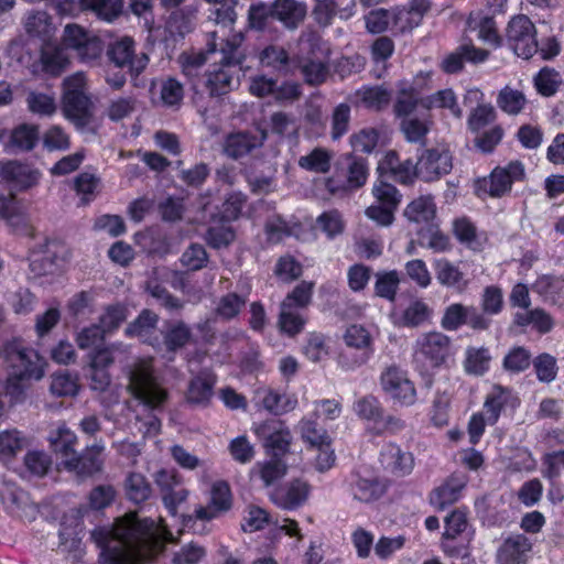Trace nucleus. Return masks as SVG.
<instances>
[{"instance_id": "obj_1", "label": "nucleus", "mask_w": 564, "mask_h": 564, "mask_svg": "<svg viewBox=\"0 0 564 564\" xmlns=\"http://www.w3.org/2000/svg\"><path fill=\"white\" fill-rule=\"evenodd\" d=\"M91 539L101 549L102 564H149L164 549L154 521L129 512L111 525L97 527Z\"/></svg>"}, {"instance_id": "obj_2", "label": "nucleus", "mask_w": 564, "mask_h": 564, "mask_svg": "<svg viewBox=\"0 0 564 564\" xmlns=\"http://www.w3.org/2000/svg\"><path fill=\"white\" fill-rule=\"evenodd\" d=\"M128 390L148 413H163L170 401V392L155 377L151 359H139L130 367Z\"/></svg>"}, {"instance_id": "obj_3", "label": "nucleus", "mask_w": 564, "mask_h": 564, "mask_svg": "<svg viewBox=\"0 0 564 564\" xmlns=\"http://www.w3.org/2000/svg\"><path fill=\"white\" fill-rule=\"evenodd\" d=\"M243 35L234 34L226 40L221 46L220 67L205 72L202 78V93L206 91L209 97L216 98L227 95L234 88V74L231 66H241L246 59V53L241 48Z\"/></svg>"}, {"instance_id": "obj_4", "label": "nucleus", "mask_w": 564, "mask_h": 564, "mask_svg": "<svg viewBox=\"0 0 564 564\" xmlns=\"http://www.w3.org/2000/svg\"><path fill=\"white\" fill-rule=\"evenodd\" d=\"M368 176V160L354 153H345L336 160L334 173L324 180V187L330 195H344L361 188Z\"/></svg>"}, {"instance_id": "obj_5", "label": "nucleus", "mask_w": 564, "mask_h": 564, "mask_svg": "<svg viewBox=\"0 0 564 564\" xmlns=\"http://www.w3.org/2000/svg\"><path fill=\"white\" fill-rule=\"evenodd\" d=\"M3 357L13 376L34 380L44 376L42 358L20 339H13L3 346Z\"/></svg>"}, {"instance_id": "obj_6", "label": "nucleus", "mask_w": 564, "mask_h": 564, "mask_svg": "<svg viewBox=\"0 0 564 564\" xmlns=\"http://www.w3.org/2000/svg\"><path fill=\"white\" fill-rule=\"evenodd\" d=\"M524 175V166L520 161H512L505 167L497 166L488 177L476 181L475 194L480 198H500L511 191L514 182L522 181Z\"/></svg>"}, {"instance_id": "obj_7", "label": "nucleus", "mask_w": 564, "mask_h": 564, "mask_svg": "<svg viewBox=\"0 0 564 564\" xmlns=\"http://www.w3.org/2000/svg\"><path fill=\"white\" fill-rule=\"evenodd\" d=\"M452 340L441 332L421 334L414 345V361L426 369L440 368L451 355Z\"/></svg>"}, {"instance_id": "obj_8", "label": "nucleus", "mask_w": 564, "mask_h": 564, "mask_svg": "<svg viewBox=\"0 0 564 564\" xmlns=\"http://www.w3.org/2000/svg\"><path fill=\"white\" fill-rule=\"evenodd\" d=\"M107 56L115 68L127 69L132 80L147 68L150 61L145 53H135V42L129 36L111 42L107 48Z\"/></svg>"}, {"instance_id": "obj_9", "label": "nucleus", "mask_w": 564, "mask_h": 564, "mask_svg": "<svg viewBox=\"0 0 564 564\" xmlns=\"http://www.w3.org/2000/svg\"><path fill=\"white\" fill-rule=\"evenodd\" d=\"M507 40L513 52L524 59L538 52L535 26L527 15L520 14L512 18L508 24Z\"/></svg>"}, {"instance_id": "obj_10", "label": "nucleus", "mask_w": 564, "mask_h": 564, "mask_svg": "<svg viewBox=\"0 0 564 564\" xmlns=\"http://www.w3.org/2000/svg\"><path fill=\"white\" fill-rule=\"evenodd\" d=\"M232 506V496L229 485L219 480L212 486L210 500L207 507H198L194 514H183V525L191 528L195 520L209 521L220 513L227 512Z\"/></svg>"}, {"instance_id": "obj_11", "label": "nucleus", "mask_w": 564, "mask_h": 564, "mask_svg": "<svg viewBox=\"0 0 564 564\" xmlns=\"http://www.w3.org/2000/svg\"><path fill=\"white\" fill-rule=\"evenodd\" d=\"M254 432L263 441L268 456L284 458L289 453L292 435L283 421L267 420L258 424Z\"/></svg>"}, {"instance_id": "obj_12", "label": "nucleus", "mask_w": 564, "mask_h": 564, "mask_svg": "<svg viewBox=\"0 0 564 564\" xmlns=\"http://www.w3.org/2000/svg\"><path fill=\"white\" fill-rule=\"evenodd\" d=\"M383 391L401 405H412L416 400V390L406 371L392 366L381 375Z\"/></svg>"}, {"instance_id": "obj_13", "label": "nucleus", "mask_w": 564, "mask_h": 564, "mask_svg": "<svg viewBox=\"0 0 564 564\" xmlns=\"http://www.w3.org/2000/svg\"><path fill=\"white\" fill-rule=\"evenodd\" d=\"M416 165L419 177L433 182L452 171V155L446 149H426L419 156Z\"/></svg>"}, {"instance_id": "obj_14", "label": "nucleus", "mask_w": 564, "mask_h": 564, "mask_svg": "<svg viewBox=\"0 0 564 564\" xmlns=\"http://www.w3.org/2000/svg\"><path fill=\"white\" fill-rule=\"evenodd\" d=\"M347 488L355 500L369 503L384 495L387 484L378 476L362 475L359 471H354L347 478Z\"/></svg>"}, {"instance_id": "obj_15", "label": "nucleus", "mask_w": 564, "mask_h": 564, "mask_svg": "<svg viewBox=\"0 0 564 564\" xmlns=\"http://www.w3.org/2000/svg\"><path fill=\"white\" fill-rule=\"evenodd\" d=\"M308 495L310 485L303 479L295 478L274 488L270 494V500L276 507L292 511L302 507Z\"/></svg>"}, {"instance_id": "obj_16", "label": "nucleus", "mask_w": 564, "mask_h": 564, "mask_svg": "<svg viewBox=\"0 0 564 564\" xmlns=\"http://www.w3.org/2000/svg\"><path fill=\"white\" fill-rule=\"evenodd\" d=\"M159 315L149 308L142 310L139 315L124 328L129 338H138L141 343L154 348H161V337L156 334Z\"/></svg>"}, {"instance_id": "obj_17", "label": "nucleus", "mask_w": 564, "mask_h": 564, "mask_svg": "<svg viewBox=\"0 0 564 564\" xmlns=\"http://www.w3.org/2000/svg\"><path fill=\"white\" fill-rule=\"evenodd\" d=\"M2 178L17 191H26L35 186L41 177V172L19 161H8L1 166Z\"/></svg>"}, {"instance_id": "obj_18", "label": "nucleus", "mask_w": 564, "mask_h": 564, "mask_svg": "<svg viewBox=\"0 0 564 564\" xmlns=\"http://www.w3.org/2000/svg\"><path fill=\"white\" fill-rule=\"evenodd\" d=\"M379 462L384 470L398 477L411 474L414 468L412 453L403 451L394 443H388L381 447Z\"/></svg>"}, {"instance_id": "obj_19", "label": "nucleus", "mask_w": 564, "mask_h": 564, "mask_svg": "<svg viewBox=\"0 0 564 564\" xmlns=\"http://www.w3.org/2000/svg\"><path fill=\"white\" fill-rule=\"evenodd\" d=\"M532 542L522 533H513L503 540L497 551L499 564H523L528 561Z\"/></svg>"}, {"instance_id": "obj_20", "label": "nucleus", "mask_w": 564, "mask_h": 564, "mask_svg": "<svg viewBox=\"0 0 564 564\" xmlns=\"http://www.w3.org/2000/svg\"><path fill=\"white\" fill-rule=\"evenodd\" d=\"M519 404V398L511 389L502 386H495L491 392L486 397L484 411L481 413L487 417L488 425H494L498 422L502 411L507 408L513 410Z\"/></svg>"}, {"instance_id": "obj_21", "label": "nucleus", "mask_w": 564, "mask_h": 564, "mask_svg": "<svg viewBox=\"0 0 564 564\" xmlns=\"http://www.w3.org/2000/svg\"><path fill=\"white\" fill-rule=\"evenodd\" d=\"M433 269L436 281L446 289L463 293L469 285V279L458 263H454L446 258H440L434 260Z\"/></svg>"}, {"instance_id": "obj_22", "label": "nucleus", "mask_w": 564, "mask_h": 564, "mask_svg": "<svg viewBox=\"0 0 564 564\" xmlns=\"http://www.w3.org/2000/svg\"><path fill=\"white\" fill-rule=\"evenodd\" d=\"M273 20L279 21L286 30L294 31L306 18L307 7L297 0H274L271 2Z\"/></svg>"}, {"instance_id": "obj_23", "label": "nucleus", "mask_w": 564, "mask_h": 564, "mask_svg": "<svg viewBox=\"0 0 564 564\" xmlns=\"http://www.w3.org/2000/svg\"><path fill=\"white\" fill-rule=\"evenodd\" d=\"M93 102L87 95L63 97V113L77 128L84 129L93 118Z\"/></svg>"}, {"instance_id": "obj_24", "label": "nucleus", "mask_w": 564, "mask_h": 564, "mask_svg": "<svg viewBox=\"0 0 564 564\" xmlns=\"http://www.w3.org/2000/svg\"><path fill=\"white\" fill-rule=\"evenodd\" d=\"M405 219L413 224L429 226L436 217V204L432 195H422L411 200L403 210Z\"/></svg>"}, {"instance_id": "obj_25", "label": "nucleus", "mask_w": 564, "mask_h": 564, "mask_svg": "<svg viewBox=\"0 0 564 564\" xmlns=\"http://www.w3.org/2000/svg\"><path fill=\"white\" fill-rule=\"evenodd\" d=\"M391 91L382 85H365L354 94L355 102L375 111L386 109L391 101Z\"/></svg>"}, {"instance_id": "obj_26", "label": "nucleus", "mask_w": 564, "mask_h": 564, "mask_svg": "<svg viewBox=\"0 0 564 564\" xmlns=\"http://www.w3.org/2000/svg\"><path fill=\"white\" fill-rule=\"evenodd\" d=\"M265 137V133L260 139L250 132L230 133L225 140L224 152L228 158L237 160L260 147Z\"/></svg>"}, {"instance_id": "obj_27", "label": "nucleus", "mask_w": 564, "mask_h": 564, "mask_svg": "<svg viewBox=\"0 0 564 564\" xmlns=\"http://www.w3.org/2000/svg\"><path fill=\"white\" fill-rule=\"evenodd\" d=\"M161 343L167 352H176L191 339V329L182 321H165L161 329Z\"/></svg>"}, {"instance_id": "obj_28", "label": "nucleus", "mask_w": 564, "mask_h": 564, "mask_svg": "<svg viewBox=\"0 0 564 564\" xmlns=\"http://www.w3.org/2000/svg\"><path fill=\"white\" fill-rule=\"evenodd\" d=\"M182 73L188 79L191 89L195 94L202 93V69L207 62V54L204 52L183 53L178 57Z\"/></svg>"}, {"instance_id": "obj_29", "label": "nucleus", "mask_w": 564, "mask_h": 564, "mask_svg": "<svg viewBox=\"0 0 564 564\" xmlns=\"http://www.w3.org/2000/svg\"><path fill=\"white\" fill-rule=\"evenodd\" d=\"M488 53L476 48L473 45H460L443 61V70L448 74H456L464 67L466 61L481 63L486 61Z\"/></svg>"}, {"instance_id": "obj_30", "label": "nucleus", "mask_w": 564, "mask_h": 564, "mask_svg": "<svg viewBox=\"0 0 564 564\" xmlns=\"http://www.w3.org/2000/svg\"><path fill=\"white\" fill-rule=\"evenodd\" d=\"M104 446L95 445L83 455L75 454V457L63 460V466L69 471H76L80 476H91L101 469L99 455Z\"/></svg>"}, {"instance_id": "obj_31", "label": "nucleus", "mask_w": 564, "mask_h": 564, "mask_svg": "<svg viewBox=\"0 0 564 564\" xmlns=\"http://www.w3.org/2000/svg\"><path fill=\"white\" fill-rule=\"evenodd\" d=\"M258 58L261 66L271 68L281 75H288L291 72L290 54L281 45H267L259 52Z\"/></svg>"}, {"instance_id": "obj_32", "label": "nucleus", "mask_w": 564, "mask_h": 564, "mask_svg": "<svg viewBox=\"0 0 564 564\" xmlns=\"http://www.w3.org/2000/svg\"><path fill=\"white\" fill-rule=\"evenodd\" d=\"M465 485L466 482L464 479L451 477L445 484L431 492L430 503L436 510H444L459 499L460 491Z\"/></svg>"}, {"instance_id": "obj_33", "label": "nucleus", "mask_w": 564, "mask_h": 564, "mask_svg": "<svg viewBox=\"0 0 564 564\" xmlns=\"http://www.w3.org/2000/svg\"><path fill=\"white\" fill-rule=\"evenodd\" d=\"M40 140L36 124L21 123L11 130L7 147L20 152L32 151Z\"/></svg>"}, {"instance_id": "obj_34", "label": "nucleus", "mask_w": 564, "mask_h": 564, "mask_svg": "<svg viewBox=\"0 0 564 564\" xmlns=\"http://www.w3.org/2000/svg\"><path fill=\"white\" fill-rule=\"evenodd\" d=\"M56 247L55 241H47L44 251L32 253L29 264L31 278H40L55 271L57 267Z\"/></svg>"}, {"instance_id": "obj_35", "label": "nucleus", "mask_w": 564, "mask_h": 564, "mask_svg": "<svg viewBox=\"0 0 564 564\" xmlns=\"http://www.w3.org/2000/svg\"><path fill=\"white\" fill-rule=\"evenodd\" d=\"M491 359L488 348L468 346L465 350L463 367L467 375L481 377L490 369Z\"/></svg>"}, {"instance_id": "obj_36", "label": "nucleus", "mask_w": 564, "mask_h": 564, "mask_svg": "<svg viewBox=\"0 0 564 564\" xmlns=\"http://www.w3.org/2000/svg\"><path fill=\"white\" fill-rule=\"evenodd\" d=\"M48 441L51 448L59 456L62 465L63 460L75 457L77 452L75 451L74 445L77 442V436L65 425L52 431Z\"/></svg>"}, {"instance_id": "obj_37", "label": "nucleus", "mask_w": 564, "mask_h": 564, "mask_svg": "<svg viewBox=\"0 0 564 564\" xmlns=\"http://www.w3.org/2000/svg\"><path fill=\"white\" fill-rule=\"evenodd\" d=\"M344 341L348 347L360 351L359 359L356 364H365L372 352V339L369 332L361 325L349 326L344 334Z\"/></svg>"}, {"instance_id": "obj_38", "label": "nucleus", "mask_w": 564, "mask_h": 564, "mask_svg": "<svg viewBox=\"0 0 564 564\" xmlns=\"http://www.w3.org/2000/svg\"><path fill=\"white\" fill-rule=\"evenodd\" d=\"M433 310L423 300H413L403 310L399 325L403 327H420L430 323Z\"/></svg>"}, {"instance_id": "obj_39", "label": "nucleus", "mask_w": 564, "mask_h": 564, "mask_svg": "<svg viewBox=\"0 0 564 564\" xmlns=\"http://www.w3.org/2000/svg\"><path fill=\"white\" fill-rule=\"evenodd\" d=\"M80 8L85 11H91L102 21L113 22L123 10V0H79Z\"/></svg>"}, {"instance_id": "obj_40", "label": "nucleus", "mask_w": 564, "mask_h": 564, "mask_svg": "<svg viewBox=\"0 0 564 564\" xmlns=\"http://www.w3.org/2000/svg\"><path fill=\"white\" fill-rule=\"evenodd\" d=\"M333 153L325 148H314L300 156L297 164L301 169L316 174H326L332 167Z\"/></svg>"}, {"instance_id": "obj_41", "label": "nucleus", "mask_w": 564, "mask_h": 564, "mask_svg": "<svg viewBox=\"0 0 564 564\" xmlns=\"http://www.w3.org/2000/svg\"><path fill=\"white\" fill-rule=\"evenodd\" d=\"M352 410L360 420L372 423L373 429L381 422V417L384 413L381 402L372 394L357 399L352 404Z\"/></svg>"}, {"instance_id": "obj_42", "label": "nucleus", "mask_w": 564, "mask_h": 564, "mask_svg": "<svg viewBox=\"0 0 564 564\" xmlns=\"http://www.w3.org/2000/svg\"><path fill=\"white\" fill-rule=\"evenodd\" d=\"M387 164L390 177L404 185L412 184L415 177H419L416 163L408 159L403 162H398V156L394 152L387 155Z\"/></svg>"}, {"instance_id": "obj_43", "label": "nucleus", "mask_w": 564, "mask_h": 564, "mask_svg": "<svg viewBox=\"0 0 564 564\" xmlns=\"http://www.w3.org/2000/svg\"><path fill=\"white\" fill-rule=\"evenodd\" d=\"M215 379L212 375L199 373L189 382L187 401L194 404H207L213 395Z\"/></svg>"}, {"instance_id": "obj_44", "label": "nucleus", "mask_w": 564, "mask_h": 564, "mask_svg": "<svg viewBox=\"0 0 564 564\" xmlns=\"http://www.w3.org/2000/svg\"><path fill=\"white\" fill-rule=\"evenodd\" d=\"M82 522L78 519H72L70 522L64 520L58 530V547L62 552L72 553L79 549L82 543Z\"/></svg>"}, {"instance_id": "obj_45", "label": "nucleus", "mask_w": 564, "mask_h": 564, "mask_svg": "<svg viewBox=\"0 0 564 564\" xmlns=\"http://www.w3.org/2000/svg\"><path fill=\"white\" fill-rule=\"evenodd\" d=\"M421 105L426 109H432L434 107L448 109L457 119L463 117V110L457 102V97L451 88L438 90L435 94L425 97L421 100Z\"/></svg>"}, {"instance_id": "obj_46", "label": "nucleus", "mask_w": 564, "mask_h": 564, "mask_svg": "<svg viewBox=\"0 0 564 564\" xmlns=\"http://www.w3.org/2000/svg\"><path fill=\"white\" fill-rule=\"evenodd\" d=\"M416 80L413 85L402 87L399 89L393 111L397 117H406L411 115L416 106L421 104V90L416 86Z\"/></svg>"}, {"instance_id": "obj_47", "label": "nucleus", "mask_w": 564, "mask_h": 564, "mask_svg": "<svg viewBox=\"0 0 564 564\" xmlns=\"http://www.w3.org/2000/svg\"><path fill=\"white\" fill-rule=\"evenodd\" d=\"M124 490L127 498L137 505L147 501L152 495L150 482L140 473H130L127 476Z\"/></svg>"}, {"instance_id": "obj_48", "label": "nucleus", "mask_w": 564, "mask_h": 564, "mask_svg": "<svg viewBox=\"0 0 564 564\" xmlns=\"http://www.w3.org/2000/svg\"><path fill=\"white\" fill-rule=\"evenodd\" d=\"M51 379L50 391L53 395L57 398L77 395L79 390L77 377L68 370L56 371Z\"/></svg>"}, {"instance_id": "obj_49", "label": "nucleus", "mask_w": 564, "mask_h": 564, "mask_svg": "<svg viewBox=\"0 0 564 564\" xmlns=\"http://www.w3.org/2000/svg\"><path fill=\"white\" fill-rule=\"evenodd\" d=\"M258 397L261 398L262 406L275 415L293 410L297 403L296 400L273 390L259 391Z\"/></svg>"}, {"instance_id": "obj_50", "label": "nucleus", "mask_w": 564, "mask_h": 564, "mask_svg": "<svg viewBox=\"0 0 564 564\" xmlns=\"http://www.w3.org/2000/svg\"><path fill=\"white\" fill-rule=\"evenodd\" d=\"M420 245L432 249L434 252H444L451 249L448 236L443 234L435 223L419 231Z\"/></svg>"}, {"instance_id": "obj_51", "label": "nucleus", "mask_w": 564, "mask_h": 564, "mask_svg": "<svg viewBox=\"0 0 564 564\" xmlns=\"http://www.w3.org/2000/svg\"><path fill=\"white\" fill-rule=\"evenodd\" d=\"M259 475L263 481L264 487H270L286 475L288 465L284 458L271 457L269 459L257 463Z\"/></svg>"}, {"instance_id": "obj_52", "label": "nucleus", "mask_w": 564, "mask_h": 564, "mask_svg": "<svg viewBox=\"0 0 564 564\" xmlns=\"http://www.w3.org/2000/svg\"><path fill=\"white\" fill-rule=\"evenodd\" d=\"M29 446L28 437L20 431L12 429L0 432V455L14 457Z\"/></svg>"}, {"instance_id": "obj_53", "label": "nucleus", "mask_w": 564, "mask_h": 564, "mask_svg": "<svg viewBox=\"0 0 564 564\" xmlns=\"http://www.w3.org/2000/svg\"><path fill=\"white\" fill-rule=\"evenodd\" d=\"M128 308L121 303L108 305L99 316L98 326L105 334L113 333L127 319Z\"/></svg>"}, {"instance_id": "obj_54", "label": "nucleus", "mask_w": 564, "mask_h": 564, "mask_svg": "<svg viewBox=\"0 0 564 564\" xmlns=\"http://www.w3.org/2000/svg\"><path fill=\"white\" fill-rule=\"evenodd\" d=\"M372 195L376 199L375 203L387 206L394 210L398 209L402 200V194L392 184L382 180H377L372 186Z\"/></svg>"}, {"instance_id": "obj_55", "label": "nucleus", "mask_w": 564, "mask_h": 564, "mask_svg": "<svg viewBox=\"0 0 564 564\" xmlns=\"http://www.w3.org/2000/svg\"><path fill=\"white\" fill-rule=\"evenodd\" d=\"M531 362V352L522 346H514L505 356L502 368L508 372L519 373L525 371Z\"/></svg>"}, {"instance_id": "obj_56", "label": "nucleus", "mask_w": 564, "mask_h": 564, "mask_svg": "<svg viewBox=\"0 0 564 564\" xmlns=\"http://www.w3.org/2000/svg\"><path fill=\"white\" fill-rule=\"evenodd\" d=\"M562 76L554 68L543 67L534 77V85L539 94L551 97L556 94L562 85Z\"/></svg>"}, {"instance_id": "obj_57", "label": "nucleus", "mask_w": 564, "mask_h": 564, "mask_svg": "<svg viewBox=\"0 0 564 564\" xmlns=\"http://www.w3.org/2000/svg\"><path fill=\"white\" fill-rule=\"evenodd\" d=\"M273 21L271 2H258L249 7L248 23L251 29L265 31L270 28Z\"/></svg>"}, {"instance_id": "obj_58", "label": "nucleus", "mask_w": 564, "mask_h": 564, "mask_svg": "<svg viewBox=\"0 0 564 564\" xmlns=\"http://www.w3.org/2000/svg\"><path fill=\"white\" fill-rule=\"evenodd\" d=\"M531 364L540 382L551 383L556 379L558 367L554 356L542 352L532 358Z\"/></svg>"}, {"instance_id": "obj_59", "label": "nucleus", "mask_w": 564, "mask_h": 564, "mask_svg": "<svg viewBox=\"0 0 564 564\" xmlns=\"http://www.w3.org/2000/svg\"><path fill=\"white\" fill-rule=\"evenodd\" d=\"M149 294L158 301L169 312H178L183 310L185 302L174 296L169 290L155 281H150L147 284Z\"/></svg>"}, {"instance_id": "obj_60", "label": "nucleus", "mask_w": 564, "mask_h": 564, "mask_svg": "<svg viewBox=\"0 0 564 564\" xmlns=\"http://www.w3.org/2000/svg\"><path fill=\"white\" fill-rule=\"evenodd\" d=\"M300 431L302 438L312 446L322 447L330 444L327 432L315 420L303 419L300 422Z\"/></svg>"}, {"instance_id": "obj_61", "label": "nucleus", "mask_w": 564, "mask_h": 564, "mask_svg": "<svg viewBox=\"0 0 564 564\" xmlns=\"http://www.w3.org/2000/svg\"><path fill=\"white\" fill-rule=\"evenodd\" d=\"M297 308L280 305L279 326L282 332L290 336H294L302 332L305 319L297 313Z\"/></svg>"}, {"instance_id": "obj_62", "label": "nucleus", "mask_w": 564, "mask_h": 564, "mask_svg": "<svg viewBox=\"0 0 564 564\" xmlns=\"http://www.w3.org/2000/svg\"><path fill=\"white\" fill-rule=\"evenodd\" d=\"M28 108L40 116H52L56 111V102L53 95L30 91L26 96Z\"/></svg>"}, {"instance_id": "obj_63", "label": "nucleus", "mask_w": 564, "mask_h": 564, "mask_svg": "<svg viewBox=\"0 0 564 564\" xmlns=\"http://www.w3.org/2000/svg\"><path fill=\"white\" fill-rule=\"evenodd\" d=\"M247 297L237 293H228L224 295L217 305L216 314L223 319L229 321L235 318L246 305Z\"/></svg>"}, {"instance_id": "obj_64", "label": "nucleus", "mask_w": 564, "mask_h": 564, "mask_svg": "<svg viewBox=\"0 0 564 564\" xmlns=\"http://www.w3.org/2000/svg\"><path fill=\"white\" fill-rule=\"evenodd\" d=\"M181 263L189 271H198L207 267L208 254L204 246L191 243L181 257Z\"/></svg>"}]
</instances>
